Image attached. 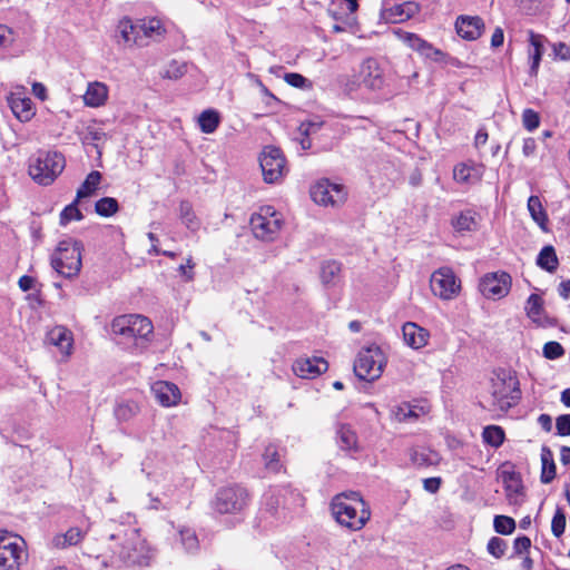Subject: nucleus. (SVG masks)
Masks as SVG:
<instances>
[{
    "label": "nucleus",
    "instance_id": "obj_1",
    "mask_svg": "<svg viewBox=\"0 0 570 570\" xmlns=\"http://www.w3.org/2000/svg\"><path fill=\"white\" fill-rule=\"evenodd\" d=\"M111 333L118 342L136 353H142L154 337L151 321L139 314L120 315L111 323Z\"/></svg>",
    "mask_w": 570,
    "mask_h": 570
},
{
    "label": "nucleus",
    "instance_id": "obj_2",
    "mask_svg": "<svg viewBox=\"0 0 570 570\" xmlns=\"http://www.w3.org/2000/svg\"><path fill=\"white\" fill-rule=\"evenodd\" d=\"M148 481L154 484V490L148 493L149 508L159 510L168 505V499L174 492V478L168 464L160 458L148 456L141 463Z\"/></svg>",
    "mask_w": 570,
    "mask_h": 570
},
{
    "label": "nucleus",
    "instance_id": "obj_3",
    "mask_svg": "<svg viewBox=\"0 0 570 570\" xmlns=\"http://www.w3.org/2000/svg\"><path fill=\"white\" fill-rule=\"evenodd\" d=\"M335 520L350 530L357 531L364 528L371 518L367 503L357 492H343L335 495L331 503Z\"/></svg>",
    "mask_w": 570,
    "mask_h": 570
},
{
    "label": "nucleus",
    "instance_id": "obj_4",
    "mask_svg": "<svg viewBox=\"0 0 570 570\" xmlns=\"http://www.w3.org/2000/svg\"><path fill=\"white\" fill-rule=\"evenodd\" d=\"M521 397L519 380L515 373L509 370H499L491 379L490 410L507 412L514 406Z\"/></svg>",
    "mask_w": 570,
    "mask_h": 570
},
{
    "label": "nucleus",
    "instance_id": "obj_5",
    "mask_svg": "<svg viewBox=\"0 0 570 570\" xmlns=\"http://www.w3.org/2000/svg\"><path fill=\"white\" fill-rule=\"evenodd\" d=\"M66 166L65 157L57 151H39L30 158L28 171L39 185L49 186L62 173Z\"/></svg>",
    "mask_w": 570,
    "mask_h": 570
},
{
    "label": "nucleus",
    "instance_id": "obj_6",
    "mask_svg": "<svg viewBox=\"0 0 570 570\" xmlns=\"http://www.w3.org/2000/svg\"><path fill=\"white\" fill-rule=\"evenodd\" d=\"M82 245L73 239H65L58 244L51 256L52 268L66 278L77 277L80 273Z\"/></svg>",
    "mask_w": 570,
    "mask_h": 570
},
{
    "label": "nucleus",
    "instance_id": "obj_7",
    "mask_svg": "<svg viewBox=\"0 0 570 570\" xmlns=\"http://www.w3.org/2000/svg\"><path fill=\"white\" fill-rule=\"evenodd\" d=\"M385 83L386 80L381 63L374 58H366L346 81L345 88L348 92L358 89L380 91L384 88Z\"/></svg>",
    "mask_w": 570,
    "mask_h": 570
},
{
    "label": "nucleus",
    "instance_id": "obj_8",
    "mask_svg": "<svg viewBox=\"0 0 570 570\" xmlns=\"http://www.w3.org/2000/svg\"><path fill=\"white\" fill-rule=\"evenodd\" d=\"M386 365V356L376 344L362 347L354 361L355 375L364 381L373 382L380 379Z\"/></svg>",
    "mask_w": 570,
    "mask_h": 570
},
{
    "label": "nucleus",
    "instance_id": "obj_9",
    "mask_svg": "<svg viewBox=\"0 0 570 570\" xmlns=\"http://www.w3.org/2000/svg\"><path fill=\"white\" fill-rule=\"evenodd\" d=\"M283 225L284 217L282 213L269 205L259 207L250 217V227L254 236L264 242L275 240Z\"/></svg>",
    "mask_w": 570,
    "mask_h": 570
},
{
    "label": "nucleus",
    "instance_id": "obj_10",
    "mask_svg": "<svg viewBox=\"0 0 570 570\" xmlns=\"http://www.w3.org/2000/svg\"><path fill=\"white\" fill-rule=\"evenodd\" d=\"M27 559L24 540L18 534L0 530V570H21Z\"/></svg>",
    "mask_w": 570,
    "mask_h": 570
},
{
    "label": "nucleus",
    "instance_id": "obj_11",
    "mask_svg": "<svg viewBox=\"0 0 570 570\" xmlns=\"http://www.w3.org/2000/svg\"><path fill=\"white\" fill-rule=\"evenodd\" d=\"M120 557L129 564L145 566L151 558V550L137 528L127 529L124 533Z\"/></svg>",
    "mask_w": 570,
    "mask_h": 570
},
{
    "label": "nucleus",
    "instance_id": "obj_12",
    "mask_svg": "<svg viewBox=\"0 0 570 570\" xmlns=\"http://www.w3.org/2000/svg\"><path fill=\"white\" fill-rule=\"evenodd\" d=\"M259 166L264 181L267 184L281 183L288 171L283 153L274 146H266L263 149L259 156Z\"/></svg>",
    "mask_w": 570,
    "mask_h": 570
},
{
    "label": "nucleus",
    "instance_id": "obj_13",
    "mask_svg": "<svg viewBox=\"0 0 570 570\" xmlns=\"http://www.w3.org/2000/svg\"><path fill=\"white\" fill-rule=\"evenodd\" d=\"M312 199L321 206H341L346 202V187L338 183H333L326 178L317 180L311 187Z\"/></svg>",
    "mask_w": 570,
    "mask_h": 570
},
{
    "label": "nucleus",
    "instance_id": "obj_14",
    "mask_svg": "<svg viewBox=\"0 0 570 570\" xmlns=\"http://www.w3.org/2000/svg\"><path fill=\"white\" fill-rule=\"evenodd\" d=\"M248 503V493L246 489L233 485L225 487L217 491L213 502L214 509L218 513H240Z\"/></svg>",
    "mask_w": 570,
    "mask_h": 570
},
{
    "label": "nucleus",
    "instance_id": "obj_15",
    "mask_svg": "<svg viewBox=\"0 0 570 570\" xmlns=\"http://www.w3.org/2000/svg\"><path fill=\"white\" fill-rule=\"evenodd\" d=\"M430 286L435 296L444 301H450L459 295L461 282L452 268L443 266L432 273Z\"/></svg>",
    "mask_w": 570,
    "mask_h": 570
},
{
    "label": "nucleus",
    "instance_id": "obj_16",
    "mask_svg": "<svg viewBox=\"0 0 570 570\" xmlns=\"http://www.w3.org/2000/svg\"><path fill=\"white\" fill-rule=\"evenodd\" d=\"M7 102L14 117L21 122H28L36 116V106L27 96L23 86L13 87L7 96Z\"/></svg>",
    "mask_w": 570,
    "mask_h": 570
},
{
    "label": "nucleus",
    "instance_id": "obj_17",
    "mask_svg": "<svg viewBox=\"0 0 570 570\" xmlns=\"http://www.w3.org/2000/svg\"><path fill=\"white\" fill-rule=\"evenodd\" d=\"M394 32L402 42H404L412 50L416 51L423 58L435 62H443L448 58L446 53L435 48L432 43L428 42L415 33L406 32L401 29H397Z\"/></svg>",
    "mask_w": 570,
    "mask_h": 570
},
{
    "label": "nucleus",
    "instance_id": "obj_18",
    "mask_svg": "<svg viewBox=\"0 0 570 570\" xmlns=\"http://www.w3.org/2000/svg\"><path fill=\"white\" fill-rule=\"evenodd\" d=\"M511 288V276L505 272L487 274L480 283L481 293L488 298H502Z\"/></svg>",
    "mask_w": 570,
    "mask_h": 570
},
{
    "label": "nucleus",
    "instance_id": "obj_19",
    "mask_svg": "<svg viewBox=\"0 0 570 570\" xmlns=\"http://www.w3.org/2000/svg\"><path fill=\"white\" fill-rule=\"evenodd\" d=\"M46 342L58 348L62 362L68 361L73 352V334L65 326L58 325L49 330Z\"/></svg>",
    "mask_w": 570,
    "mask_h": 570
},
{
    "label": "nucleus",
    "instance_id": "obj_20",
    "mask_svg": "<svg viewBox=\"0 0 570 570\" xmlns=\"http://www.w3.org/2000/svg\"><path fill=\"white\" fill-rule=\"evenodd\" d=\"M484 22L478 16H459L455 20V31L464 40L479 39L484 31Z\"/></svg>",
    "mask_w": 570,
    "mask_h": 570
},
{
    "label": "nucleus",
    "instance_id": "obj_21",
    "mask_svg": "<svg viewBox=\"0 0 570 570\" xmlns=\"http://www.w3.org/2000/svg\"><path fill=\"white\" fill-rule=\"evenodd\" d=\"M328 363L323 357L298 358L293 364L294 373L302 379H315L326 372Z\"/></svg>",
    "mask_w": 570,
    "mask_h": 570
},
{
    "label": "nucleus",
    "instance_id": "obj_22",
    "mask_svg": "<svg viewBox=\"0 0 570 570\" xmlns=\"http://www.w3.org/2000/svg\"><path fill=\"white\" fill-rule=\"evenodd\" d=\"M420 10V6L414 1H406L384 8L381 11V18L387 23H400L414 17Z\"/></svg>",
    "mask_w": 570,
    "mask_h": 570
},
{
    "label": "nucleus",
    "instance_id": "obj_23",
    "mask_svg": "<svg viewBox=\"0 0 570 570\" xmlns=\"http://www.w3.org/2000/svg\"><path fill=\"white\" fill-rule=\"evenodd\" d=\"M484 174V166L474 161L458 164L453 169V178L459 184L474 185L479 183Z\"/></svg>",
    "mask_w": 570,
    "mask_h": 570
},
{
    "label": "nucleus",
    "instance_id": "obj_24",
    "mask_svg": "<svg viewBox=\"0 0 570 570\" xmlns=\"http://www.w3.org/2000/svg\"><path fill=\"white\" fill-rule=\"evenodd\" d=\"M151 391L157 401L165 407L175 406L181 399L178 386L167 381H157L153 384Z\"/></svg>",
    "mask_w": 570,
    "mask_h": 570
},
{
    "label": "nucleus",
    "instance_id": "obj_25",
    "mask_svg": "<svg viewBox=\"0 0 570 570\" xmlns=\"http://www.w3.org/2000/svg\"><path fill=\"white\" fill-rule=\"evenodd\" d=\"M501 478L509 503L520 505L524 497V489L520 475L514 471H503Z\"/></svg>",
    "mask_w": 570,
    "mask_h": 570
},
{
    "label": "nucleus",
    "instance_id": "obj_26",
    "mask_svg": "<svg viewBox=\"0 0 570 570\" xmlns=\"http://www.w3.org/2000/svg\"><path fill=\"white\" fill-rule=\"evenodd\" d=\"M402 333L404 343L413 350L423 348L430 340L429 331L414 322H406L402 327Z\"/></svg>",
    "mask_w": 570,
    "mask_h": 570
},
{
    "label": "nucleus",
    "instance_id": "obj_27",
    "mask_svg": "<svg viewBox=\"0 0 570 570\" xmlns=\"http://www.w3.org/2000/svg\"><path fill=\"white\" fill-rule=\"evenodd\" d=\"M109 96V88L105 82L91 81L87 85L82 95L83 105L90 108H99L106 105Z\"/></svg>",
    "mask_w": 570,
    "mask_h": 570
},
{
    "label": "nucleus",
    "instance_id": "obj_28",
    "mask_svg": "<svg viewBox=\"0 0 570 570\" xmlns=\"http://www.w3.org/2000/svg\"><path fill=\"white\" fill-rule=\"evenodd\" d=\"M527 316L533 324L540 327L551 325V320L547 316L543 307V299L538 294H531L524 305Z\"/></svg>",
    "mask_w": 570,
    "mask_h": 570
},
{
    "label": "nucleus",
    "instance_id": "obj_29",
    "mask_svg": "<svg viewBox=\"0 0 570 570\" xmlns=\"http://www.w3.org/2000/svg\"><path fill=\"white\" fill-rule=\"evenodd\" d=\"M411 463L417 468L438 465L441 461L440 454L426 446L415 445L407 451Z\"/></svg>",
    "mask_w": 570,
    "mask_h": 570
},
{
    "label": "nucleus",
    "instance_id": "obj_30",
    "mask_svg": "<svg viewBox=\"0 0 570 570\" xmlns=\"http://www.w3.org/2000/svg\"><path fill=\"white\" fill-rule=\"evenodd\" d=\"M86 535V532L78 527H71L63 533H57L51 539V546L56 549H67L80 543Z\"/></svg>",
    "mask_w": 570,
    "mask_h": 570
},
{
    "label": "nucleus",
    "instance_id": "obj_31",
    "mask_svg": "<svg viewBox=\"0 0 570 570\" xmlns=\"http://www.w3.org/2000/svg\"><path fill=\"white\" fill-rule=\"evenodd\" d=\"M138 28L145 37L156 41L164 39L167 33L164 21L157 17L139 20Z\"/></svg>",
    "mask_w": 570,
    "mask_h": 570
},
{
    "label": "nucleus",
    "instance_id": "obj_32",
    "mask_svg": "<svg viewBox=\"0 0 570 570\" xmlns=\"http://www.w3.org/2000/svg\"><path fill=\"white\" fill-rule=\"evenodd\" d=\"M452 226L459 233L474 232L479 227V215L471 209L463 210L452 218Z\"/></svg>",
    "mask_w": 570,
    "mask_h": 570
},
{
    "label": "nucleus",
    "instance_id": "obj_33",
    "mask_svg": "<svg viewBox=\"0 0 570 570\" xmlns=\"http://www.w3.org/2000/svg\"><path fill=\"white\" fill-rule=\"evenodd\" d=\"M139 28L138 23L134 24L132 21L128 18H124L118 22L117 32L122 41V43L127 47H132L137 43L139 37Z\"/></svg>",
    "mask_w": 570,
    "mask_h": 570
},
{
    "label": "nucleus",
    "instance_id": "obj_34",
    "mask_svg": "<svg viewBox=\"0 0 570 570\" xmlns=\"http://www.w3.org/2000/svg\"><path fill=\"white\" fill-rule=\"evenodd\" d=\"M222 121L220 114L213 108L205 109L197 117V125L202 132L213 134Z\"/></svg>",
    "mask_w": 570,
    "mask_h": 570
},
{
    "label": "nucleus",
    "instance_id": "obj_35",
    "mask_svg": "<svg viewBox=\"0 0 570 570\" xmlns=\"http://www.w3.org/2000/svg\"><path fill=\"white\" fill-rule=\"evenodd\" d=\"M528 210L530 213L531 218L538 224V226L543 230L548 232V215L541 199L538 196H530L528 199Z\"/></svg>",
    "mask_w": 570,
    "mask_h": 570
},
{
    "label": "nucleus",
    "instance_id": "obj_36",
    "mask_svg": "<svg viewBox=\"0 0 570 570\" xmlns=\"http://www.w3.org/2000/svg\"><path fill=\"white\" fill-rule=\"evenodd\" d=\"M529 42V58L531 60L530 73L537 75L543 53L542 37L539 35L530 33Z\"/></svg>",
    "mask_w": 570,
    "mask_h": 570
},
{
    "label": "nucleus",
    "instance_id": "obj_37",
    "mask_svg": "<svg viewBox=\"0 0 570 570\" xmlns=\"http://www.w3.org/2000/svg\"><path fill=\"white\" fill-rule=\"evenodd\" d=\"M341 265L335 261H326L322 263L320 278L323 285L333 286L340 278Z\"/></svg>",
    "mask_w": 570,
    "mask_h": 570
},
{
    "label": "nucleus",
    "instance_id": "obj_38",
    "mask_svg": "<svg viewBox=\"0 0 570 570\" xmlns=\"http://www.w3.org/2000/svg\"><path fill=\"white\" fill-rule=\"evenodd\" d=\"M541 482L548 484L556 478V463L551 450L547 446L541 450Z\"/></svg>",
    "mask_w": 570,
    "mask_h": 570
},
{
    "label": "nucleus",
    "instance_id": "obj_39",
    "mask_svg": "<svg viewBox=\"0 0 570 570\" xmlns=\"http://www.w3.org/2000/svg\"><path fill=\"white\" fill-rule=\"evenodd\" d=\"M101 181V174L99 171H91L81 184L79 189L77 190V200L82 198L90 197L97 190L99 184Z\"/></svg>",
    "mask_w": 570,
    "mask_h": 570
},
{
    "label": "nucleus",
    "instance_id": "obj_40",
    "mask_svg": "<svg viewBox=\"0 0 570 570\" xmlns=\"http://www.w3.org/2000/svg\"><path fill=\"white\" fill-rule=\"evenodd\" d=\"M337 444L344 451L357 450V436L348 426H341L337 430Z\"/></svg>",
    "mask_w": 570,
    "mask_h": 570
},
{
    "label": "nucleus",
    "instance_id": "obj_41",
    "mask_svg": "<svg viewBox=\"0 0 570 570\" xmlns=\"http://www.w3.org/2000/svg\"><path fill=\"white\" fill-rule=\"evenodd\" d=\"M537 264L548 271V272H554L558 267V257L556 254V250L552 246L548 245L544 246L537 258Z\"/></svg>",
    "mask_w": 570,
    "mask_h": 570
},
{
    "label": "nucleus",
    "instance_id": "obj_42",
    "mask_svg": "<svg viewBox=\"0 0 570 570\" xmlns=\"http://www.w3.org/2000/svg\"><path fill=\"white\" fill-rule=\"evenodd\" d=\"M504 431L501 426L489 425L483 429L482 439L483 442L492 448H499L504 441Z\"/></svg>",
    "mask_w": 570,
    "mask_h": 570
},
{
    "label": "nucleus",
    "instance_id": "obj_43",
    "mask_svg": "<svg viewBox=\"0 0 570 570\" xmlns=\"http://www.w3.org/2000/svg\"><path fill=\"white\" fill-rule=\"evenodd\" d=\"M179 218L181 223L191 232H196L200 226V223L196 217L191 205L187 202H181L179 205Z\"/></svg>",
    "mask_w": 570,
    "mask_h": 570
},
{
    "label": "nucleus",
    "instance_id": "obj_44",
    "mask_svg": "<svg viewBox=\"0 0 570 570\" xmlns=\"http://www.w3.org/2000/svg\"><path fill=\"white\" fill-rule=\"evenodd\" d=\"M95 209L98 215L109 217L118 212L119 206L115 198L104 197L96 203Z\"/></svg>",
    "mask_w": 570,
    "mask_h": 570
},
{
    "label": "nucleus",
    "instance_id": "obj_45",
    "mask_svg": "<svg viewBox=\"0 0 570 570\" xmlns=\"http://www.w3.org/2000/svg\"><path fill=\"white\" fill-rule=\"evenodd\" d=\"M138 410L135 402H122L115 407V416L118 421H128L138 413Z\"/></svg>",
    "mask_w": 570,
    "mask_h": 570
},
{
    "label": "nucleus",
    "instance_id": "obj_46",
    "mask_svg": "<svg viewBox=\"0 0 570 570\" xmlns=\"http://www.w3.org/2000/svg\"><path fill=\"white\" fill-rule=\"evenodd\" d=\"M263 460L265 463V468L268 469L269 471L276 472L281 469L279 453L275 445L269 444L266 446L263 454Z\"/></svg>",
    "mask_w": 570,
    "mask_h": 570
},
{
    "label": "nucleus",
    "instance_id": "obj_47",
    "mask_svg": "<svg viewBox=\"0 0 570 570\" xmlns=\"http://www.w3.org/2000/svg\"><path fill=\"white\" fill-rule=\"evenodd\" d=\"M392 416L399 422L417 417L414 407L409 403H400L392 409Z\"/></svg>",
    "mask_w": 570,
    "mask_h": 570
},
{
    "label": "nucleus",
    "instance_id": "obj_48",
    "mask_svg": "<svg viewBox=\"0 0 570 570\" xmlns=\"http://www.w3.org/2000/svg\"><path fill=\"white\" fill-rule=\"evenodd\" d=\"M179 540L181 546L187 552H193L198 549V538L196 533L191 529H180L179 530Z\"/></svg>",
    "mask_w": 570,
    "mask_h": 570
},
{
    "label": "nucleus",
    "instance_id": "obj_49",
    "mask_svg": "<svg viewBox=\"0 0 570 570\" xmlns=\"http://www.w3.org/2000/svg\"><path fill=\"white\" fill-rule=\"evenodd\" d=\"M494 530L500 534H511L515 529V521L507 515H497L493 521Z\"/></svg>",
    "mask_w": 570,
    "mask_h": 570
},
{
    "label": "nucleus",
    "instance_id": "obj_50",
    "mask_svg": "<svg viewBox=\"0 0 570 570\" xmlns=\"http://www.w3.org/2000/svg\"><path fill=\"white\" fill-rule=\"evenodd\" d=\"M78 202L79 200H77V198H76L73 203L66 206L65 209L61 212V214H60V224L61 225H67L71 220H81L82 219V214L77 206Z\"/></svg>",
    "mask_w": 570,
    "mask_h": 570
},
{
    "label": "nucleus",
    "instance_id": "obj_51",
    "mask_svg": "<svg viewBox=\"0 0 570 570\" xmlns=\"http://www.w3.org/2000/svg\"><path fill=\"white\" fill-rule=\"evenodd\" d=\"M187 69H188V65L186 62H179V61L174 60L167 66L165 72H164V77L168 78V79L177 80V79L181 78L184 75H186Z\"/></svg>",
    "mask_w": 570,
    "mask_h": 570
},
{
    "label": "nucleus",
    "instance_id": "obj_52",
    "mask_svg": "<svg viewBox=\"0 0 570 570\" xmlns=\"http://www.w3.org/2000/svg\"><path fill=\"white\" fill-rule=\"evenodd\" d=\"M488 552L497 559H500L507 550V542L503 539L493 537L488 542Z\"/></svg>",
    "mask_w": 570,
    "mask_h": 570
},
{
    "label": "nucleus",
    "instance_id": "obj_53",
    "mask_svg": "<svg viewBox=\"0 0 570 570\" xmlns=\"http://www.w3.org/2000/svg\"><path fill=\"white\" fill-rule=\"evenodd\" d=\"M566 530V515L558 509L552 518L551 531L554 537L560 538Z\"/></svg>",
    "mask_w": 570,
    "mask_h": 570
},
{
    "label": "nucleus",
    "instance_id": "obj_54",
    "mask_svg": "<svg viewBox=\"0 0 570 570\" xmlns=\"http://www.w3.org/2000/svg\"><path fill=\"white\" fill-rule=\"evenodd\" d=\"M14 41L16 32L11 28L0 24V50L11 48Z\"/></svg>",
    "mask_w": 570,
    "mask_h": 570
},
{
    "label": "nucleus",
    "instance_id": "obj_55",
    "mask_svg": "<svg viewBox=\"0 0 570 570\" xmlns=\"http://www.w3.org/2000/svg\"><path fill=\"white\" fill-rule=\"evenodd\" d=\"M522 124L527 130L533 131L540 125L539 114L532 109H525L522 114Z\"/></svg>",
    "mask_w": 570,
    "mask_h": 570
},
{
    "label": "nucleus",
    "instance_id": "obj_56",
    "mask_svg": "<svg viewBox=\"0 0 570 570\" xmlns=\"http://www.w3.org/2000/svg\"><path fill=\"white\" fill-rule=\"evenodd\" d=\"M564 354L562 345L558 342L551 341L543 346V356L548 360H556Z\"/></svg>",
    "mask_w": 570,
    "mask_h": 570
},
{
    "label": "nucleus",
    "instance_id": "obj_57",
    "mask_svg": "<svg viewBox=\"0 0 570 570\" xmlns=\"http://www.w3.org/2000/svg\"><path fill=\"white\" fill-rule=\"evenodd\" d=\"M105 138H106V134L102 130V128L99 127L98 125H96V124L89 125L86 128L85 138H83L86 141L96 144L100 140H104Z\"/></svg>",
    "mask_w": 570,
    "mask_h": 570
},
{
    "label": "nucleus",
    "instance_id": "obj_58",
    "mask_svg": "<svg viewBox=\"0 0 570 570\" xmlns=\"http://www.w3.org/2000/svg\"><path fill=\"white\" fill-rule=\"evenodd\" d=\"M284 80L289 86L295 87V88H301V89H303L309 85L308 80L304 76H302L301 73H296V72L286 73L284 76Z\"/></svg>",
    "mask_w": 570,
    "mask_h": 570
},
{
    "label": "nucleus",
    "instance_id": "obj_59",
    "mask_svg": "<svg viewBox=\"0 0 570 570\" xmlns=\"http://www.w3.org/2000/svg\"><path fill=\"white\" fill-rule=\"evenodd\" d=\"M194 268H195V263H194V261H193L191 256H189V257L186 259V263H185V264L179 265V267H178V273L180 274V276H181L186 282H191V281H194V278H195Z\"/></svg>",
    "mask_w": 570,
    "mask_h": 570
},
{
    "label": "nucleus",
    "instance_id": "obj_60",
    "mask_svg": "<svg viewBox=\"0 0 570 570\" xmlns=\"http://www.w3.org/2000/svg\"><path fill=\"white\" fill-rule=\"evenodd\" d=\"M556 428L559 435H570V414L559 415L556 420Z\"/></svg>",
    "mask_w": 570,
    "mask_h": 570
},
{
    "label": "nucleus",
    "instance_id": "obj_61",
    "mask_svg": "<svg viewBox=\"0 0 570 570\" xmlns=\"http://www.w3.org/2000/svg\"><path fill=\"white\" fill-rule=\"evenodd\" d=\"M531 547V541L528 537H519L514 540L513 549L515 553L521 554Z\"/></svg>",
    "mask_w": 570,
    "mask_h": 570
},
{
    "label": "nucleus",
    "instance_id": "obj_62",
    "mask_svg": "<svg viewBox=\"0 0 570 570\" xmlns=\"http://www.w3.org/2000/svg\"><path fill=\"white\" fill-rule=\"evenodd\" d=\"M441 485V479L440 478H428L423 481V488L425 491L430 493H435L439 491Z\"/></svg>",
    "mask_w": 570,
    "mask_h": 570
},
{
    "label": "nucleus",
    "instance_id": "obj_63",
    "mask_svg": "<svg viewBox=\"0 0 570 570\" xmlns=\"http://www.w3.org/2000/svg\"><path fill=\"white\" fill-rule=\"evenodd\" d=\"M31 89H32V94L35 95V97H37L41 101L47 100L48 92H47V88L43 83L36 81L32 83Z\"/></svg>",
    "mask_w": 570,
    "mask_h": 570
},
{
    "label": "nucleus",
    "instance_id": "obj_64",
    "mask_svg": "<svg viewBox=\"0 0 570 570\" xmlns=\"http://www.w3.org/2000/svg\"><path fill=\"white\" fill-rule=\"evenodd\" d=\"M537 142L533 138H525L523 140L522 153L524 156L529 157L535 153Z\"/></svg>",
    "mask_w": 570,
    "mask_h": 570
}]
</instances>
